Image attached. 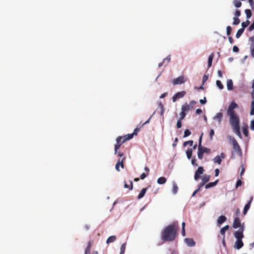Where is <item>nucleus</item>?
Wrapping results in <instances>:
<instances>
[{
  "mask_svg": "<svg viewBox=\"0 0 254 254\" xmlns=\"http://www.w3.org/2000/svg\"><path fill=\"white\" fill-rule=\"evenodd\" d=\"M186 116V114L185 113L181 112L180 113V120H183Z\"/></svg>",
  "mask_w": 254,
  "mask_h": 254,
  "instance_id": "51",
  "label": "nucleus"
},
{
  "mask_svg": "<svg viewBox=\"0 0 254 254\" xmlns=\"http://www.w3.org/2000/svg\"><path fill=\"white\" fill-rule=\"evenodd\" d=\"M196 104V102L195 101L192 100L190 101V104H188L190 105V109H193L194 106Z\"/></svg>",
  "mask_w": 254,
  "mask_h": 254,
  "instance_id": "45",
  "label": "nucleus"
},
{
  "mask_svg": "<svg viewBox=\"0 0 254 254\" xmlns=\"http://www.w3.org/2000/svg\"><path fill=\"white\" fill-rule=\"evenodd\" d=\"M242 185V182L241 181V180H238L237 181V183H236V188H237L241 186Z\"/></svg>",
  "mask_w": 254,
  "mask_h": 254,
  "instance_id": "47",
  "label": "nucleus"
},
{
  "mask_svg": "<svg viewBox=\"0 0 254 254\" xmlns=\"http://www.w3.org/2000/svg\"><path fill=\"white\" fill-rule=\"evenodd\" d=\"M210 149L209 148L205 147H198V152H197V156L198 158L201 160L203 158V154L204 153H210Z\"/></svg>",
  "mask_w": 254,
  "mask_h": 254,
  "instance_id": "6",
  "label": "nucleus"
},
{
  "mask_svg": "<svg viewBox=\"0 0 254 254\" xmlns=\"http://www.w3.org/2000/svg\"><path fill=\"white\" fill-rule=\"evenodd\" d=\"M250 40L252 42L251 47H254V37H250Z\"/></svg>",
  "mask_w": 254,
  "mask_h": 254,
  "instance_id": "59",
  "label": "nucleus"
},
{
  "mask_svg": "<svg viewBox=\"0 0 254 254\" xmlns=\"http://www.w3.org/2000/svg\"><path fill=\"white\" fill-rule=\"evenodd\" d=\"M233 131L240 137L242 138V134L240 132V120L230 123Z\"/></svg>",
  "mask_w": 254,
  "mask_h": 254,
  "instance_id": "5",
  "label": "nucleus"
},
{
  "mask_svg": "<svg viewBox=\"0 0 254 254\" xmlns=\"http://www.w3.org/2000/svg\"><path fill=\"white\" fill-rule=\"evenodd\" d=\"M226 220V217L225 216L221 215L217 219L218 225H221Z\"/></svg>",
  "mask_w": 254,
  "mask_h": 254,
  "instance_id": "22",
  "label": "nucleus"
},
{
  "mask_svg": "<svg viewBox=\"0 0 254 254\" xmlns=\"http://www.w3.org/2000/svg\"><path fill=\"white\" fill-rule=\"evenodd\" d=\"M192 148H189L186 151V154L188 158L189 159H190L192 156Z\"/></svg>",
  "mask_w": 254,
  "mask_h": 254,
  "instance_id": "31",
  "label": "nucleus"
},
{
  "mask_svg": "<svg viewBox=\"0 0 254 254\" xmlns=\"http://www.w3.org/2000/svg\"><path fill=\"white\" fill-rule=\"evenodd\" d=\"M243 246L244 243L242 240H237L235 243L234 247L237 250H239L242 248Z\"/></svg>",
  "mask_w": 254,
  "mask_h": 254,
  "instance_id": "15",
  "label": "nucleus"
},
{
  "mask_svg": "<svg viewBox=\"0 0 254 254\" xmlns=\"http://www.w3.org/2000/svg\"><path fill=\"white\" fill-rule=\"evenodd\" d=\"M187 79V78H186L184 76L182 75L172 80V82L174 85L182 84L186 82Z\"/></svg>",
  "mask_w": 254,
  "mask_h": 254,
  "instance_id": "7",
  "label": "nucleus"
},
{
  "mask_svg": "<svg viewBox=\"0 0 254 254\" xmlns=\"http://www.w3.org/2000/svg\"><path fill=\"white\" fill-rule=\"evenodd\" d=\"M216 85L220 89H222L224 87L222 83L220 80L216 81Z\"/></svg>",
  "mask_w": 254,
  "mask_h": 254,
  "instance_id": "41",
  "label": "nucleus"
},
{
  "mask_svg": "<svg viewBox=\"0 0 254 254\" xmlns=\"http://www.w3.org/2000/svg\"><path fill=\"white\" fill-rule=\"evenodd\" d=\"M238 105L234 101H232L229 104L227 111V114L229 117L230 123L240 120L238 115L235 111V109L238 108Z\"/></svg>",
  "mask_w": 254,
  "mask_h": 254,
  "instance_id": "2",
  "label": "nucleus"
},
{
  "mask_svg": "<svg viewBox=\"0 0 254 254\" xmlns=\"http://www.w3.org/2000/svg\"><path fill=\"white\" fill-rule=\"evenodd\" d=\"M233 51L234 52H238L239 51V49L237 46H234L233 48Z\"/></svg>",
  "mask_w": 254,
  "mask_h": 254,
  "instance_id": "60",
  "label": "nucleus"
},
{
  "mask_svg": "<svg viewBox=\"0 0 254 254\" xmlns=\"http://www.w3.org/2000/svg\"><path fill=\"white\" fill-rule=\"evenodd\" d=\"M214 58V54L212 53L209 55L208 59V67L209 68L212 65V62Z\"/></svg>",
  "mask_w": 254,
  "mask_h": 254,
  "instance_id": "25",
  "label": "nucleus"
},
{
  "mask_svg": "<svg viewBox=\"0 0 254 254\" xmlns=\"http://www.w3.org/2000/svg\"><path fill=\"white\" fill-rule=\"evenodd\" d=\"M195 112L197 114L200 115L202 113V111L200 109H197L196 110Z\"/></svg>",
  "mask_w": 254,
  "mask_h": 254,
  "instance_id": "63",
  "label": "nucleus"
},
{
  "mask_svg": "<svg viewBox=\"0 0 254 254\" xmlns=\"http://www.w3.org/2000/svg\"><path fill=\"white\" fill-rule=\"evenodd\" d=\"M200 103L202 104H204L206 102V98L205 97L204 98V99H201L199 101Z\"/></svg>",
  "mask_w": 254,
  "mask_h": 254,
  "instance_id": "61",
  "label": "nucleus"
},
{
  "mask_svg": "<svg viewBox=\"0 0 254 254\" xmlns=\"http://www.w3.org/2000/svg\"><path fill=\"white\" fill-rule=\"evenodd\" d=\"M245 13L246 14L247 18L248 19L250 18L252 16V12L250 9H246Z\"/></svg>",
  "mask_w": 254,
  "mask_h": 254,
  "instance_id": "36",
  "label": "nucleus"
},
{
  "mask_svg": "<svg viewBox=\"0 0 254 254\" xmlns=\"http://www.w3.org/2000/svg\"><path fill=\"white\" fill-rule=\"evenodd\" d=\"M116 240V237L115 236H111L109 237L107 239V240L106 241V243L107 244H109V243H113Z\"/></svg>",
  "mask_w": 254,
  "mask_h": 254,
  "instance_id": "29",
  "label": "nucleus"
},
{
  "mask_svg": "<svg viewBox=\"0 0 254 254\" xmlns=\"http://www.w3.org/2000/svg\"><path fill=\"white\" fill-rule=\"evenodd\" d=\"M233 24L234 25H238L240 22V20L239 18V17H233Z\"/></svg>",
  "mask_w": 254,
  "mask_h": 254,
  "instance_id": "38",
  "label": "nucleus"
},
{
  "mask_svg": "<svg viewBox=\"0 0 254 254\" xmlns=\"http://www.w3.org/2000/svg\"><path fill=\"white\" fill-rule=\"evenodd\" d=\"M250 115H254V101L251 102Z\"/></svg>",
  "mask_w": 254,
  "mask_h": 254,
  "instance_id": "35",
  "label": "nucleus"
},
{
  "mask_svg": "<svg viewBox=\"0 0 254 254\" xmlns=\"http://www.w3.org/2000/svg\"><path fill=\"white\" fill-rule=\"evenodd\" d=\"M182 120H179L178 121H177V127L178 128H180L181 127H182Z\"/></svg>",
  "mask_w": 254,
  "mask_h": 254,
  "instance_id": "49",
  "label": "nucleus"
},
{
  "mask_svg": "<svg viewBox=\"0 0 254 254\" xmlns=\"http://www.w3.org/2000/svg\"><path fill=\"white\" fill-rule=\"evenodd\" d=\"M254 29V20L253 21L252 24L249 27V30L250 31L253 30Z\"/></svg>",
  "mask_w": 254,
  "mask_h": 254,
  "instance_id": "53",
  "label": "nucleus"
},
{
  "mask_svg": "<svg viewBox=\"0 0 254 254\" xmlns=\"http://www.w3.org/2000/svg\"><path fill=\"white\" fill-rule=\"evenodd\" d=\"M251 55L254 57V47H251Z\"/></svg>",
  "mask_w": 254,
  "mask_h": 254,
  "instance_id": "64",
  "label": "nucleus"
},
{
  "mask_svg": "<svg viewBox=\"0 0 254 254\" xmlns=\"http://www.w3.org/2000/svg\"><path fill=\"white\" fill-rule=\"evenodd\" d=\"M227 87L228 90H231L233 89V83L231 79H228L227 81Z\"/></svg>",
  "mask_w": 254,
  "mask_h": 254,
  "instance_id": "24",
  "label": "nucleus"
},
{
  "mask_svg": "<svg viewBox=\"0 0 254 254\" xmlns=\"http://www.w3.org/2000/svg\"><path fill=\"white\" fill-rule=\"evenodd\" d=\"M249 2L251 5V8L253 10H254V2L253 0H249Z\"/></svg>",
  "mask_w": 254,
  "mask_h": 254,
  "instance_id": "50",
  "label": "nucleus"
},
{
  "mask_svg": "<svg viewBox=\"0 0 254 254\" xmlns=\"http://www.w3.org/2000/svg\"><path fill=\"white\" fill-rule=\"evenodd\" d=\"M229 228V225H226L220 229V233L223 235V236H225V232L227 230H228Z\"/></svg>",
  "mask_w": 254,
  "mask_h": 254,
  "instance_id": "28",
  "label": "nucleus"
},
{
  "mask_svg": "<svg viewBox=\"0 0 254 254\" xmlns=\"http://www.w3.org/2000/svg\"><path fill=\"white\" fill-rule=\"evenodd\" d=\"M148 175V174H145L144 173H142L140 176V179L141 180H143L144 179H145Z\"/></svg>",
  "mask_w": 254,
  "mask_h": 254,
  "instance_id": "54",
  "label": "nucleus"
},
{
  "mask_svg": "<svg viewBox=\"0 0 254 254\" xmlns=\"http://www.w3.org/2000/svg\"><path fill=\"white\" fill-rule=\"evenodd\" d=\"M218 183V180H217L214 182H211V183H209L206 184L205 186V188L206 189H207L210 188L214 187L215 186H216L217 184Z\"/></svg>",
  "mask_w": 254,
  "mask_h": 254,
  "instance_id": "23",
  "label": "nucleus"
},
{
  "mask_svg": "<svg viewBox=\"0 0 254 254\" xmlns=\"http://www.w3.org/2000/svg\"><path fill=\"white\" fill-rule=\"evenodd\" d=\"M166 182V179L164 177H160L157 180V183L160 185H163Z\"/></svg>",
  "mask_w": 254,
  "mask_h": 254,
  "instance_id": "27",
  "label": "nucleus"
},
{
  "mask_svg": "<svg viewBox=\"0 0 254 254\" xmlns=\"http://www.w3.org/2000/svg\"><path fill=\"white\" fill-rule=\"evenodd\" d=\"M240 15H241L240 10H239L238 9L236 10V11H235V17H239V16H240Z\"/></svg>",
  "mask_w": 254,
  "mask_h": 254,
  "instance_id": "52",
  "label": "nucleus"
},
{
  "mask_svg": "<svg viewBox=\"0 0 254 254\" xmlns=\"http://www.w3.org/2000/svg\"><path fill=\"white\" fill-rule=\"evenodd\" d=\"M226 157V155L224 153L222 152L220 154V155H217L215 158H213V161L214 163H217L218 164H220L222 161V159H224Z\"/></svg>",
  "mask_w": 254,
  "mask_h": 254,
  "instance_id": "10",
  "label": "nucleus"
},
{
  "mask_svg": "<svg viewBox=\"0 0 254 254\" xmlns=\"http://www.w3.org/2000/svg\"><path fill=\"white\" fill-rule=\"evenodd\" d=\"M170 60H171V57H170V56H168L165 59H164L163 62H164L165 63L166 65H167L169 63Z\"/></svg>",
  "mask_w": 254,
  "mask_h": 254,
  "instance_id": "43",
  "label": "nucleus"
},
{
  "mask_svg": "<svg viewBox=\"0 0 254 254\" xmlns=\"http://www.w3.org/2000/svg\"><path fill=\"white\" fill-rule=\"evenodd\" d=\"M125 160H126L125 157H124L121 159L120 158L118 160V162L117 163L116 166H115V168H116V169L117 171H120V169H119L120 166H121L122 168H124V161H125Z\"/></svg>",
  "mask_w": 254,
  "mask_h": 254,
  "instance_id": "12",
  "label": "nucleus"
},
{
  "mask_svg": "<svg viewBox=\"0 0 254 254\" xmlns=\"http://www.w3.org/2000/svg\"><path fill=\"white\" fill-rule=\"evenodd\" d=\"M147 190V188H145L142 189L141 190L140 192H139V193L137 196L138 199H140L142 198L144 196Z\"/></svg>",
  "mask_w": 254,
  "mask_h": 254,
  "instance_id": "21",
  "label": "nucleus"
},
{
  "mask_svg": "<svg viewBox=\"0 0 254 254\" xmlns=\"http://www.w3.org/2000/svg\"><path fill=\"white\" fill-rule=\"evenodd\" d=\"M233 4L237 8L241 7L242 5V2L239 0H234L233 1Z\"/></svg>",
  "mask_w": 254,
  "mask_h": 254,
  "instance_id": "33",
  "label": "nucleus"
},
{
  "mask_svg": "<svg viewBox=\"0 0 254 254\" xmlns=\"http://www.w3.org/2000/svg\"><path fill=\"white\" fill-rule=\"evenodd\" d=\"M214 134V131L213 130V129H212L210 130V133H209L210 139H212V137H213Z\"/></svg>",
  "mask_w": 254,
  "mask_h": 254,
  "instance_id": "56",
  "label": "nucleus"
},
{
  "mask_svg": "<svg viewBox=\"0 0 254 254\" xmlns=\"http://www.w3.org/2000/svg\"><path fill=\"white\" fill-rule=\"evenodd\" d=\"M159 107L161 109V112H160V114L161 115H162L164 113V106L162 104L161 102H160L159 104Z\"/></svg>",
  "mask_w": 254,
  "mask_h": 254,
  "instance_id": "42",
  "label": "nucleus"
},
{
  "mask_svg": "<svg viewBox=\"0 0 254 254\" xmlns=\"http://www.w3.org/2000/svg\"><path fill=\"white\" fill-rule=\"evenodd\" d=\"M178 226L175 224L169 225L166 227L161 233V239L164 241H172L176 236Z\"/></svg>",
  "mask_w": 254,
  "mask_h": 254,
  "instance_id": "1",
  "label": "nucleus"
},
{
  "mask_svg": "<svg viewBox=\"0 0 254 254\" xmlns=\"http://www.w3.org/2000/svg\"><path fill=\"white\" fill-rule=\"evenodd\" d=\"M223 116V114L221 112L218 113L213 117V119L215 120H217L218 123L220 124L222 120Z\"/></svg>",
  "mask_w": 254,
  "mask_h": 254,
  "instance_id": "16",
  "label": "nucleus"
},
{
  "mask_svg": "<svg viewBox=\"0 0 254 254\" xmlns=\"http://www.w3.org/2000/svg\"><path fill=\"white\" fill-rule=\"evenodd\" d=\"M139 129H140V128H137V127L135 128L132 134H133V135L134 134L136 135L137 134V132L139 130Z\"/></svg>",
  "mask_w": 254,
  "mask_h": 254,
  "instance_id": "62",
  "label": "nucleus"
},
{
  "mask_svg": "<svg viewBox=\"0 0 254 254\" xmlns=\"http://www.w3.org/2000/svg\"><path fill=\"white\" fill-rule=\"evenodd\" d=\"M191 164L192 165L195 166H198V164L197 163H196V159L195 158H193L191 160Z\"/></svg>",
  "mask_w": 254,
  "mask_h": 254,
  "instance_id": "58",
  "label": "nucleus"
},
{
  "mask_svg": "<svg viewBox=\"0 0 254 254\" xmlns=\"http://www.w3.org/2000/svg\"><path fill=\"white\" fill-rule=\"evenodd\" d=\"M229 139L234 150V151L232 152L231 158L234 159L235 158L234 153L241 156L242 155V150L236 139L234 137L231 136L229 137Z\"/></svg>",
  "mask_w": 254,
  "mask_h": 254,
  "instance_id": "4",
  "label": "nucleus"
},
{
  "mask_svg": "<svg viewBox=\"0 0 254 254\" xmlns=\"http://www.w3.org/2000/svg\"><path fill=\"white\" fill-rule=\"evenodd\" d=\"M252 200H253V197H252L251 198L250 201L248 202V203L245 206L244 210H243V213L244 215L246 214L248 210L250 209L251 202L252 201Z\"/></svg>",
  "mask_w": 254,
  "mask_h": 254,
  "instance_id": "20",
  "label": "nucleus"
},
{
  "mask_svg": "<svg viewBox=\"0 0 254 254\" xmlns=\"http://www.w3.org/2000/svg\"><path fill=\"white\" fill-rule=\"evenodd\" d=\"M232 32V28L230 26L227 27V34L229 36Z\"/></svg>",
  "mask_w": 254,
  "mask_h": 254,
  "instance_id": "46",
  "label": "nucleus"
},
{
  "mask_svg": "<svg viewBox=\"0 0 254 254\" xmlns=\"http://www.w3.org/2000/svg\"><path fill=\"white\" fill-rule=\"evenodd\" d=\"M193 140H189L184 142L183 145L184 146H186L187 145H190V146H192L193 145Z\"/></svg>",
  "mask_w": 254,
  "mask_h": 254,
  "instance_id": "40",
  "label": "nucleus"
},
{
  "mask_svg": "<svg viewBox=\"0 0 254 254\" xmlns=\"http://www.w3.org/2000/svg\"><path fill=\"white\" fill-rule=\"evenodd\" d=\"M244 225L243 224L242 227L240 228L239 230L234 233V237L237 239V240H242V239L244 238Z\"/></svg>",
  "mask_w": 254,
  "mask_h": 254,
  "instance_id": "8",
  "label": "nucleus"
},
{
  "mask_svg": "<svg viewBox=\"0 0 254 254\" xmlns=\"http://www.w3.org/2000/svg\"><path fill=\"white\" fill-rule=\"evenodd\" d=\"M210 178V176L207 175H204L202 178V182L200 184L199 187L201 188L203 187L206 183H207L209 181Z\"/></svg>",
  "mask_w": 254,
  "mask_h": 254,
  "instance_id": "14",
  "label": "nucleus"
},
{
  "mask_svg": "<svg viewBox=\"0 0 254 254\" xmlns=\"http://www.w3.org/2000/svg\"><path fill=\"white\" fill-rule=\"evenodd\" d=\"M133 137V134H128L125 136L118 137L116 139V144L115 145V153L116 154L117 153V150H119L124 143L131 139Z\"/></svg>",
  "mask_w": 254,
  "mask_h": 254,
  "instance_id": "3",
  "label": "nucleus"
},
{
  "mask_svg": "<svg viewBox=\"0 0 254 254\" xmlns=\"http://www.w3.org/2000/svg\"><path fill=\"white\" fill-rule=\"evenodd\" d=\"M92 242L90 241L87 244V246L85 250L84 254H91V249L92 245Z\"/></svg>",
  "mask_w": 254,
  "mask_h": 254,
  "instance_id": "17",
  "label": "nucleus"
},
{
  "mask_svg": "<svg viewBox=\"0 0 254 254\" xmlns=\"http://www.w3.org/2000/svg\"><path fill=\"white\" fill-rule=\"evenodd\" d=\"M243 131L244 135L246 136H248L249 135V130L247 126L243 127Z\"/></svg>",
  "mask_w": 254,
  "mask_h": 254,
  "instance_id": "37",
  "label": "nucleus"
},
{
  "mask_svg": "<svg viewBox=\"0 0 254 254\" xmlns=\"http://www.w3.org/2000/svg\"><path fill=\"white\" fill-rule=\"evenodd\" d=\"M204 169L202 167H199L195 171L194 178L195 180H197L200 178V175L203 173Z\"/></svg>",
  "mask_w": 254,
  "mask_h": 254,
  "instance_id": "11",
  "label": "nucleus"
},
{
  "mask_svg": "<svg viewBox=\"0 0 254 254\" xmlns=\"http://www.w3.org/2000/svg\"><path fill=\"white\" fill-rule=\"evenodd\" d=\"M185 241L187 245L190 247H193L195 244V242L191 238H186Z\"/></svg>",
  "mask_w": 254,
  "mask_h": 254,
  "instance_id": "19",
  "label": "nucleus"
},
{
  "mask_svg": "<svg viewBox=\"0 0 254 254\" xmlns=\"http://www.w3.org/2000/svg\"><path fill=\"white\" fill-rule=\"evenodd\" d=\"M191 132L189 129H186L184 132V137H186L190 135Z\"/></svg>",
  "mask_w": 254,
  "mask_h": 254,
  "instance_id": "44",
  "label": "nucleus"
},
{
  "mask_svg": "<svg viewBox=\"0 0 254 254\" xmlns=\"http://www.w3.org/2000/svg\"><path fill=\"white\" fill-rule=\"evenodd\" d=\"M124 188L126 189H128L129 190H131L133 189V183L132 181H130V185L127 184V183L126 181H124Z\"/></svg>",
  "mask_w": 254,
  "mask_h": 254,
  "instance_id": "26",
  "label": "nucleus"
},
{
  "mask_svg": "<svg viewBox=\"0 0 254 254\" xmlns=\"http://www.w3.org/2000/svg\"><path fill=\"white\" fill-rule=\"evenodd\" d=\"M249 24H250V21L248 20H247L245 22H243L242 23V28H244V29H245V28H246L249 25Z\"/></svg>",
  "mask_w": 254,
  "mask_h": 254,
  "instance_id": "39",
  "label": "nucleus"
},
{
  "mask_svg": "<svg viewBox=\"0 0 254 254\" xmlns=\"http://www.w3.org/2000/svg\"><path fill=\"white\" fill-rule=\"evenodd\" d=\"M178 190V187L177 186V185L175 183H173V189H172V192L173 193L176 194Z\"/></svg>",
  "mask_w": 254,
  "mask_h": 254,
  "instance_id": "34",
  "label": "nucleus"
},
{
  "mask_svg": "<svg viewBox=\"0 0 254 254\" xmlns=\"http://www.w3.org/2000/svg\"><path fill=\"white\" fill-rule=\"evenodd\" d=\"M116 154H117L118 156L121 157H122L124 156V153L118 150H117V153Z\"/></svg>",
  "mask_w": 254,
  "mask_h": 254,
  "instance_id": "55",
  "label": "nucleus"
},
{
  "mask_svg": "<svg viewBox=\"0 0 254 254\" xmlns=\"http://www.w3.org/2000/svg\"><path fill=\"white\" fill-rule=\"evenodd\" d=\"M126 248V243H124L122 245L121 247V251L120 254H124Z\"/></svg>",
  "mask_w": 254,
  "mask_h": 254,
  "instance_id": "32",
  "label": "nucleus"
},
{
  "mask_svg": "<svg viewBox=\"0 0 254 254\" xmlns=\"http://www.w3.org/2000/svg\"><path fill=\"white\" fill-rule=\"evenodd\" d=\"M202 135H203V133H201V134L200 135V136L199 137L198 147H202V146L201 145V141H202Z\"/></svg>",
  "mask_w": 254,
  "mask_h": 254,
  "instance_id": "48",
  "label": "nucleus"
},
{
  "mask_svg": "<svg viewBox=\"0 0 254 254\" xmlns=\"http://www.w3.org/2000/svg\"><path fill=\"white\" fill-rule=\"evenodd\" d=\"M245 29L244 28H240L239 29L236 33V37L237 38H239L240 37V36L242 35V34L243 33Z\"/></svg>",
  "mask_w": 254,
  "mask_h": 254,
  "instance_id": "30",
  "label": "nucleus"
},
{
  "mask_svg": "<svg viewBox=\"0 0 254 254\" xmlns=\"http://www.w3.org/2000/svg\"><path fill=\"white\" fill-rule=\"evenodd\" d=\"M186 94L185 91H182L176 93L172 97L173 102H175L178 99L183 98Z\"/></svg>",
  "mask_w": 254,
  "mask_h": 254,
  "instance_id": "9",
  "label": "nucleus"
},
{
  "mask_svg": "<svg viewBox=\"0 0 254 254\" xmlns=\"http://www.w3.org/2000/svg\"><path fill=\"white\" fill-rule=\"evenodd\" d=\"M250 128L252 130H254V119L251 122Z\"/></svg>",
  "mask_w": 254,
  "mask_h": 254,
  "instance_id": "57",
  "label": "nucleus"
},
{
  "mask_svg": "<svg viewBox=\"0 0 254 254\" xmlns=\"http://www.w3.org/2000/svg\"><path fill=\"white\" fill-rule=\"evenodd\" d=\"M242 227V225H241L240 218L238 217L235 218L233 224V227L234 229H237L239 227L241 228Z\"/></svg>",
  "mask_w": 254,
  "mask_h": 254,
  "instance_id": "13",
  "label": "nucleus"
},
{
  "mask_svg": "<svg viewBox=\"0 0 254 254\" xmlns=\"http://www.w3.org/2000/svg\"><path fill=\"white\" fill-rule=\"evenodd\" d=\"M181 110V112L185 113L187 114L189 110H190V105L186 103L182 105Z\"/></svg>",
  "mask_w": 254,
  "mask_h": 254,
  "instance_id": "18",
  "label": "nucleus"
}]
</instances>
